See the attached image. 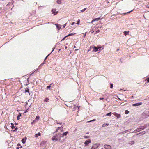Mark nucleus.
I'll return each mask as SVG.
<instances>
[{"label": "nucleus", "mask_w": 149, "mask_h": 149, "mask_svg": "<svg viewBox=\"0 0 149 149\" xmlns=\"http://www.w3.org/2000/svg\"><path fill=\"white\" fill-rule=\"evenodd\" d=\"M40 117L38 116H36L35 118L36 120H38L39 119Z\"/></svg>", "instance_id": "26"}, {"label": "nucleus", "mask_w": 149, "mask_h": 149, "mask_svg": "<svg viewBox=\"0 0 149 149\" xmlns=\"http://www.w3.org/2000/svg\"><path fill=\"white\" fill-rule=\"evenodd\" d=\"M92 47L93 48V51L95 52L97 51H99H99L101 50V48H100V47L97 48L96 47L94 46H93Z\"/></svg>", "instance_id": "2"}, {"label": "nucleus", "mask_w": 149, "mask_h": 149, "mask_svg": "<svg viewBox=\"0 0 149 149\" xmlns=\"http://www.w3.org/2000/svg\"><path fill=\"white\" fill-rule=\"evenodd\" d=\"M145 133V131H142V132H140L139 133L137 134H136L137 135H142L144 134Z\"/></svg>", "instance_id": "11"}, {"label": "nucleus", "mask_w": 149, "mask_h": 149, "mask_svg": "<svg viewBox=\"0 0 149 149\" xmlns=\"http://www.w3.org/2000/svg\"><path fill=\"white\" fill-rule=\"evenodd\" d=\"M45 7V6H40L38 7V9L39 10H41V9H42V8H44Z\"/></svg>", "instance_id": "13"}, {"label": "nucleus", "mask_w": 149, "mask_h": 149, "mask_svg": "<svg viewBox=\"0 0 149 149\" xmlns=\"http://www.w3.org/2000/svg\"><path fill=\"white\" fill-rule=\"evenodd\" d=\"M84 137L85 138H89V137L87 136H84Z\"/></svg>", "instance_id": "44"}, {"label": "nucleus", "mask_w": 149, "mask_h": 149, "mask_svg": "<svg viewBox=\"0 0 149 149\" xmlns=\"http://www.w3.org/2000/svg\"><path fill=\"white\" fill-rule=\"evenodd\" d=\"M11 127L12 129H13L15 128V127L14 126H11Z\"/></svg>", "instance_id": "39"}, {"label": "nucleus", "mask_w": 149, "mask_h": 149, "mask_svg": "<svg viewBox=\"0 0 149 149\" xmlns=\"http://www.w3.org/2000/svg\"><path fill=\"white\" fill-rule=\"evenodd\" d=\"M18 129V128L17 127H16L15 129L13 130L14 131H16Z\"/></svg>", "instance_id": "37"}, {"label": "nucleus", "mask_w": 149, "mask_h": 149, "mask_svg": "<svg viewBox=\"0 0 149 149\" xmlns=\"http://www.w3.org/2000/svg\"><path fill=\"white\" fill-rule=\"evenodd\" d=\"M76 33H71L70 34H69L68 35H67V36H72V35H74Z\"/></svg>", "instance_id": "18"}, {"label": "nucleus", "mask_w": 149, "mask_h": 149, "mask_svg": "<svg viewBox=\"0 0 149 149\" xmlns=\"http://www.w3.org/2000/svg\"><path fill=\"white\" fill-rule=\"evenodd\" d=\"M19 149V147H17V149Z\"/></svg>", "instance_id": "54"}, {"label": "nucleus", "mask_w": 149, "mask_h": 149, "mask_svg": "<svg viewBox=\"0 0 149 149\" xmlns=\"http://www.w3.org/2000/svg\"><path fill=\"white\" fill-rule=\"evenodd\" d=\"M49 99L47 98H45L44 99V100L45 102H47L49 101Z\"/></svg>", "instance_id": "17"}, {"label": "nucleus", "mask_w": 149, "mask_h": 149, "mask_svg": "<svg viewBox=\"0 0 149 149\" xmlns=\"http://www.w3.org/2000/svg\"><path fill=\"white\" fill-rule=\"evenodd\" d=\"M75 24V22H73L71 24V25H73L74 24Z\"/></svg>", "instance_id": "46"}, {"label": "nucleus", "mask_w": 149, "mask_h": 149, "mask_svg": "<svg viewBox=\"0 0 149 149\" xmlns=\"http://www.w3.org/2000/svg\"><path fill=\"white\" fill-rule=\"evenodd\" d=\"M80 20L79 19L77 21V24L78 25H79V23H80Z\"/></svg>", "instance_id": "30"}, {"label": "nucleus", "mask_w": 149, "mask_h": 149, "mask_svg": "<svg viewBox=\"0 0 149 149\" xmlns=\"http://www.w3.org/2000/svg\"><path fill=\"white\" fill-rule=\"evenodd\" d=\"M56 123H57V124H60V125H61V124H62V123H58V122H56Z\"/></svg>", "instance_id": "45"}, {"label": "nucleus", "mask_w": 149, "mask_h": 149, "mask_svg": "<svg viewBox=\"0 0 149 149\" xmlns=\"http://www.w3.org/2000/svg\"><path fill=\"white\" fill-rule=\"evenodd\" d=\"M38 136H41V133L40 132H39L37 134Z\"/></svg>", "instance_id": "38"}, {"label": "nucleus", "mask_w": 149, "mask_h": 149, "mask_svg": "<svg viewBox=\"0 0 149 149\" xmlns=\"http://www.w3.org/2000/svg\"><path fill=\"white\" fill-rule=\"evenodd\" d=\"M91 140L90 139L86 140L84 142V143L85 145L88 144L90 143L91 142Z\"/></svg>", "instance_id": "9"}, {"label": "nucleus", "mask_w": 149, "mask_h": 149, "mask_svg": "<svg viewBox=\"0 0 149 149\" xmlns=\"http://www.w3.org/2000/svg\"><path fill=\"white\" fill-rule=\"evenodd\" d=\"M45 61H44V62H43V63H42V64H41V65H40L39 66V67H38V68L39 69H40V67H41L42 66V65H43L44 64H45Z\"/></svg>", "instance_id": "24"}, {"label": "nucleus", "mask_w": 149, "mask_h": 149, "mask_svg": "<svg viewBox=\"0 0 149 149\" xmlns=\"http://www.w3.org/2000/svg\"><path fill=\"white\" fill-rule=\"evenodd\" d=\"M61 127V126L60 127H58V128L56 129V131L55 132H58V130Z\"/></svg>", "instance_id": "31"}, {"label": "nucleus", "mask_w": 149, "mask_h": 149, "mask_svg": "<svg viewBox=\"0 0 149 149\" xmlns=\"http://www.w3.org/2000/svg\"><path fill=\"white\" fill-rule=\"evenodd\" d=\"M129 31L127 32L126 31H125L124 32V34L125 35V36H126L127 34H129Z\"/></svg>", "instance_id": "16"}, {"label": "nucleus", "mask_w": 149, "mask_h": 149, "mask_svg": "<svg viewBox=\"0 0 149 149\" xmlns=\"http://www.w3.org/2000/svg\"><path fill=\"white\" fill-rule=\"evenodd\" d=\"M74 48H76V46H74Z\"/></svg>", "instance_id": "55"}, {"label": "nucleus", "mask_w": 149, "mask_h": 149, "mask_svg": "<svg viewBox=\"0 0 149 149\" xmlns=\"http://www.w3.org/2000/svg\"><path fill=\"white\" fill-rule=\"evenodd\" d=\"M103 99H104V98H100V100H102Z\"/></svg>", "instance_id": "50"}, {"label": "nucleus", "mask_w": 149, "mask_h": 149, "mask_svg": "<svg viewBox=\"0 0 149 149\" xmlns=\"http://www.w3.org/2000/svg\"><path fill=\"white\" fill-rule=\"evenodd\" d=\"M143 129L142 128H141L140 129L141 130H139V129H137L136 130V132H139V131H140V130H142Z\"/></svg>", "instance_id": "34"}, {"label": "nucleus", "mask_w": 149, "mask_h": 149, "mask_svg": "<svg viewBox=\"0 0 149 149\" xmlns=\"http://www.w3.org/2000/svg\"><path fill=\"white\" fill-rule=\"evenodd\" d=\"M25 139L24 138L22 140V141L23 143H25L26 142V137H25Z\"/></svg>", "instance_id": "14"}, {"label": "nucleus", "mask_w": 149, "mask_h": 149, "mask_svg": "<svg viewBox=\"0 0 149 149\" xmlns=\"http://www.w3.org/2000/svg\"><path fill=\"white\" fill-rule=\"evenodd\" d=\"M148 82H149V77L146 79Z\"/></svg>", "instance_id": "41"}, {"label": "nucleus", "mask_w": 149, "mask_h": 149, "mask_svg": "<svg viewBox=\"0 0 149 149\" xmlns=\"http://www.w3.org/2000/svg\"><path fill=\"white\" fill-rule=\"evenodd\" d=\"M28 109H27V110H26L25 111V112H24V113H26L27 112H28Z\"/></svg>", "instance_id": "36"}, {"label": "nucleus", "mask_w": 149, "mask_h": 149, "mask_svg": "<svg viewBox=\"0 0 149 149\" xmlns=\"http://www.w3.org/2000/svg\"><path fill=\"white\" fill-rule=\"evenodd\" d=\"M101 19L100 17L95 18L92 21V22H93L95 21H98V20Z\"/></svg>", "instance_id": "12"}, {"label": "nucleus", "mask_w": 149, "mask_h": 149, "mask_svg": "<svg viewBox=\"0 0 149 149\" xmlns=\"http://www.w3.org/2000/svg\"><path fill=\"white\" fill-rule=\"evenodd\" d=\"M36 138H38V136L37 134H35L34 136Z\"/></svg>", "instance_id": "35"}, {"label": "nucleus", "mask_w": 149, "mask_h": 149, "mask_svg": "<svg viewBox=\"0 0 149 149\" xmlns=\"http://www.w3.org/2000/svg\"><path fill=\"white\" fill-rule=\"evenodd\" d=\"M94 32V31H92L91 32V33H93Z\"/></svg>", "instance_id": "52"}, {"label": "nucleus", "mask_w": 149, "mask_h": 149, "mask_svg": "<svg viewBox=\"0 0 149 149\" xmlns=\"http://www.w3.org/2000/svg\"><path fill=\"white\" fill-rule=\"evenodd\" d=\"M59 134H56L54 136L52 137V139L53 141L55 140L56 141H57L58 140V135Z\"/></svg>", "instance_id": "1"}, {"label": "nucleus", "mask_w": 149, "mask_h": 149, "mask_svg": "<svg viewBox=\"0 0 149 149\" xmlns=\"http://www.w3.org/2000/svg\"><path fill=\"white\" fill-rule=\"evenodd\" d=\"M134 141H130L129 143L130 144L132 145V144H134Z\"/></svg>", "instance_id": "25"}, {"label": "nucleus", "mask_w": 149, "mask_h": 149, "mask_svg": "<svg viewBox=\"0 0 149 149\" xmlns=\"http://www.w3.org/2000/svg\"><path fill=\"white\" fill-rule=\"evenodd\" d=\"M47 56L45 58V59H44V61H45L46 59L47 58Z\"/></svg>", "instance_id": "49"}, {"label": "nucleus", "mask_w": 149, "mask_h": 149, "mask_svg": "<svg viewBox=\"0 0 149 149\" xmlns=\"http://www.w3.org/2000/svg\"><path fill=\"white\" fill-rule=\"evenodd\" d=\"M86 8H85L84 9H82V10H81V11L82 12H83L85 10H86Z\"/></svg>", "instance_id": "29"}, {"label": "nucleus", "mask_w": 149, "mask_h": 149, "mask_svg": "<svg viewBox=\"0 0 149 149\" xmlns=\"http://www.w3.org/2000/svg\"><path fill=\"white\" fill-rule=\"evenodd\" d=\"M119 49H118L117 50V51H119Z\"/></svg>", "instance_id": "53"}, {"label": "nucleus", "mask_w": 149, "mask_h": 149, "mask_svg": "<svg viewBox=\"0 0 149 149\" xmlns=\"http://www.w3.org/2000/svg\"><path fill=\"white\" fill-rule=\"evenodd\" d=\"M111 113L110 112V113H108L107 114H106V115L105 116H111Z\"/></svg>", "instance_id": "22"}, {"label": "nucleus", "mask_w": 149, "mask_h": 149, "mask_svg": "<svg viewBox=\"0 0 149 149\" xmlns=\"http://www.w3.org/2000/svg\"><path fill=\"white\" fill-rule=\"evenodd\" d=\"M52 13L54 14V15H56L58 13V11H56L55 9H53L52 10Z\"/></svg>", "instance_id": "4"}, {"label": "nucleus", "mask_w": 149, "mask_h": 149, "mask_svg": "<svg viewBox=\"0 0 149 149\" xmlns=\"http://www.w3.org/2000/svg\"><path fill=\"white\" fill-rule=\"evenodd\" d=\"M67 48V46H65V49H66V48Z\"/></svg>", "instance_id": "51"}, {"label": "nucleus", "mask_w": 149, "mask_h": 149, "mask_svg": "<svg viewBox=\"0 0 149 149\" xmlns=\"http://www.w3.org/2000/svg\"><path fill=\"white\" fill-rule=\"evenodd\" d=\"M86 134H88V133H86Z\"/></svg>", "instance_id": "58"}, {"label": "nucleus", "mask_w": 149, "mask_h": 149, "mask_svg": "<svg viewBox=\"0 0 149 149\" xmlns=\"http://www.w3.org/2000/svg\"><path fill=\"white\" fill-rule=\"evenodd\" d=\"M62 0H57V3L58 4H60L61 3V1Z\"/></svg>", "instance_id": "23"}, {"label": "nucleus", "mask_w": 149, "mask_h": 149, "mask_svg": "<svg viewBox=\"0 0 149 149\" xmlns=\"http://www.w3.org/2000/svg\"><path fill=\"white\" fill-rule=\"evenodd\" d=\"M99 144H93L91 148V149H97L99 146Z\"/></svg>", "instance_id": "3"}, {"label": "nucleus", "mask_w": 149, "mask_h": 149, "mask_svg": "<svg viewBox=\"0 0 149 149\" xmlns=\"http://www.w3.org/2000/svg\"><path fill=\"white\" fill-rule=\"evenodd\" d=\"M68 36H67V35L66 36H65L62 39V40H61V41H63V40H64L66 38V37H68Z\"/></svg>", "instance_id": "28"}, {"label": "nucleus", "mask_w": 149, "mask_h": 149, "mask_svg": "<svg viewBox=\"0 0 149 149\" xmlns=\"http://www.w3.org/2000/svg\"><path fill=\"white\" fill-rule=\"evenodd\" d=\"M77 50H78V49H76L75 50V51H77Z\"/></svg>", "instance_id": "56"}, {"label": "nucleus", "mask_w": 149, "mask_h": 149, "mask_svg": "<svg viewBox=\"0 0 149 149\" xmlns=\"http://www.w3.org/2000/svg\"><path fill=\"white\" fill-rule=\"evenodd\" d=\"M66 23L65 24H64V25H63V28H64L65 27V26H66Z\"/></svg>", "instance_id": "40"}, {"label": "nucleus", "mask_w": 149, "mask_h": 149, "mask_svg": "<svg viewBox=\"0 0 149 149\" xmlns=\"http://www.w3.org/2000/svg\"><path fill=\"white\" fill-rule=\"evenodd\" d=\"M52 84H53V83H52V84H50L49 86H47L46 87V89H48L50 88L51 87V85Z\"/></svg>", "instance_id": "20"}, {"label": "nucleus", "mask_w": 149, "mask_h": 149, "mask_svg": "<svg viewBox=\"0 0 149 149\" xmlns=\"http://www.w3.org/2000/svg\"><path fill=\"white\" fill-rule=\"evenodd\" d=\"M20 116H21V114L20 113H19L17 117V120H19L20 119L19 117Z\"/></svg>", "instance_id": "21"}, {"label": "nucleus", "mask_w": 149, "mask_h": 149, "mask_svg": "<svg viewBox=\"0 0 149 149\" xmlns=\"http://www.w3.org/2000/svg\"><path fill=\"white\" fill-rule=\"evenodd\" d=\"M55 25H56L57 28L58 30H59L61 28V25L58 24H56Z\"/></svg>", "instance_id": "10"}, {"label": "nucleus", "mask_w": 149, "mask_h": 149, "mask_svg": "<svg viewBox=\"0 0 149 149\" xmlns=\"http://www.w3.org/2000/svg\"><path fill=\"white\" fill-rule=\"evenodd\" d=\"M95 119H93V120H91L89 122H92V121H95Z\"/></svg>", "instance_id": "42"}, {"label": "nucleus", "mask_w": 149, "mask_h": 149, "mask_svg": "<svg viewBox=\"0 0 149 149\" xmlns=\"http://www.w3.org/2000/svg\"><path fill=\"white\" fill-rule=\"evenodd\" d=\"M61 131L63 132V130H62Z\"/></svg>", "instance_id": "57"}, {"label": "nucleus", "mask_w": 149, "mask_h": 149, "mask_svg": "<svg viewBox=\"0 0 149 149\" xmlns=\"http://www.w3.org/2000/svg\"><path fill=\"white\" fill-rule=\"evenodd\" d=\"M25 92H28L29 93V94L30 95V94L29 92V89L28 88H26V89L25 91Z\"/></svg>", "instance_id": "19"}, {"label": "nucleus", "mask_w": 149, "mask_h": 149, "mask_svg": "<svg viewBox=\"0 0 149 149\" xmlns=\"http://www.w3.org/2000/svg\"><path fill=\"white\" fill-rule=\"evenodd\" d=\"M11 126H14V124H13L12 123H11Z\"/></svg>", "instance_id": "47"}, {"label": "nucleus", "mask_w": 149, "mask_h": 149, "mask_svg": "<svg viewBox=\"0 0 149 149\" xmlns=\"http://www.w3.org/2000/svg\"><path fill=\"white\" fill-rule=\"evenodd\" d=\"M86 33H85L84 34V37H85V36H86Z\"/></svg>", "instance_id": "48"}, {"label": "nucleus", "mask_w": 149, "mask_h": 149, "mask_svg": "<svg viewBox=\"0 0 149 149\" xmlns=\"http://www.w3.org/2000/svg\"><path fill=\"white\" fill-rule=\"evenodd\" d=\"M109 125V123H104L102 125V127H104L106 126H108Z\"/></svg>", "instance_id": "15"}, {"label": "nucleus", "mask_w": 149, "mask_h": 149, "mask_svg": "<svg viewBox=\"0 0 149 149\" xmlns=\"http://www.w3.org/2000/svg\"><path fill=\"white\" fill-rule=\"evenodd\" d=\"M142 104V102H140L138 103H136L135 104H132V106H136L139 105H141Z\"/></svg>", "instance_id": "8"}, {"label": "nucleus", "mask_w": 149, "mask_h": 149, "mask_svg": "<svg viewBox=\"0 0 149 149\" xmlns=\"http://www.w3.org/2000/svg\"><path fill=\"white\" fill-rule=\"evenodd\" d=\"M129 111L128 110H126L125 111V114H128L129 113Z\"/></svg>", "instance_id": "27"}, {"label": "nucleus", "mask_w": 149, "mask_h": 149, "mask_svg": "<svg viewBox=\"0 0 149 149\" xmlns=\"http://www.w3.org/2000/svg\"><path fill=\"white\" fill-rule=\"evenodd\" d=\"M100 31V30H98L97 31L94 33V34H95L96 33L99 32Z\"/></svg>", "instance_id": "32"}, {"label": "nucleus", "mask_w": 149, "mask_h": 149, "mask_svg": "<svg viewBox=\"0 0 149 149\" xmlns=\"http://www.w3.org/2000/svg\"><path fill=\"white\" fill-rule=\"evenodd\" d=\"M68 132H65L61 134V137H63L64 136H66L67 134H68Z\"/></svg>", "instance_id": "7"}, {"label": "nucleus", "mask_w": 149, "mask_h": 149, "mask_svg": "<svg viewBox=\"0 0 149 149\" xmlns=\"http://www.w3.org/2000/svg\"><path fill=\"white\" fill-rule=\"evenodd\" d=\"M113 87V84L111 83L110 84V88H112Z\"/></svg>", "instance_id": "33"}, {"label": "nucleus", "mask_w": 149, "mask_h": 149, "mask_svg": "<svg viewBox=\"0 0 149 149\" xmlns=\"http://www.w3.org/2000/svg\"><path fill=\"white\" fill-rule=\"evenodd\" d=\"M38 69H37V70H35V71L34 72H37V71L38 70Z\"/></svg>", "instance_id": "43"}, {"label": "nucleus", "mask_w": 149, "mask_h": 149, "mask_svg": "<svg viewBox=\"0 0 149 149\" xmlns=\"http://www.w3.org/2000/svg\"><path fill=\"white\" fill-rule=\"evenodd\" d=\"M104 147L106 149H110L111 148V146L109 145L105 144L104 146Z\"/></svg>", "instance_id": "5"}, {"label": "nucleus", "mask_w": 149, "mask_h": 149, "mask_svg": "<svg viewBox=\"0 0 149 149\" xmlns=\"http://www.w3.org/2000/svg\"><path fill=\"white\" fill-rule=\"evenodd\" d=\"M114 116L118 118H120L121 117V116L119 114H118L116 112H114L112 113Z\"/></svg>", "instance_id": "6"}]
</instances>
